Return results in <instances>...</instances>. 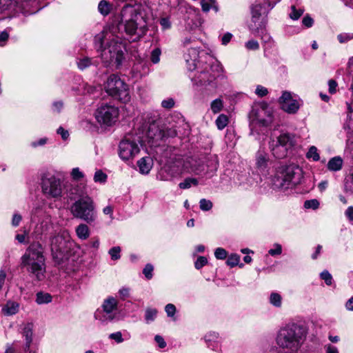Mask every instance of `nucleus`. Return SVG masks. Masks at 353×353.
Returning <instances> with one entry per match:
<instances>
[{
    "mask_svg": "<svg viewBox=\"0 0 353 353\" xmlns=\"http://www.w3.org/2000/svg\"><path fill=\"white\" fill-rule=\"evenodd\" d=\"M119 28H123L132 41L143 37L148 31L143 8L141 5H126L120 14Z\"/></svg>",
    "mask_w": 353,
    "mask_h": 353,
    "instance_id": "1",
    "label": "nucleus"
},
{
    "mask_svg": "<svg viewBox=\"0 0 353 353\" xmlns=\"http://www.w3.org/2000/svg\"><path fill=\"white\" fill-rule=\"evenodd\" d=\"M95 46L101 49V57L103 61L110 65L119 67L124 59L125 49L123 43L110 32H101L94 39Z\"/></svg>",
    "mask_w": 353,
    "mask_h": 353,
    "instance_id": "2",
    "label": "nucleus"
},
{
    "mask_svg": "<svg viewBox=\"0 0 353 353\" xmlns=\"http://www.w3.org/2000/svg\"><path fill=\"white\" fill-rule=\"evenodd\" d=\"M306 334L305 330L301 325L288 324L278 331L276 343L279 347L287 350L288 353H298L305 340Z\"/></svg>",
    "mask_w": 353,
    "mask_h": 353,
    "instance_id": "3",
    "label": "nucleus"
},
{
    "mask_svg": "<svg viewBox=\"0 0 353 353\" xmlns=\"http://www.w3.org/2000/svg\"><path fill=\"white\" fill-rule=\"evenodd\" d=\"M21 265L37 281L46 277L45 259L43 249L39 243H32L21 257Z\"/></svg>",
    "mask_w": 353,
    "mask_h": 353,
    "instance_id": "4",
    "label": "nucleus"
},
{
    "mask_svg": "<svg viewBox=\"0 0 353 353\" xmlns=\"http://www.w3.org/2000/svg\"><path fill=\"white\" fill-rule=\"evenodd\" d=\"M41 186L43 194L48 199H59L63 196L65 191L70 199H74L76 194H79L77 187L69 185L68 182H64L54 175L43 176Z\"/></svg>",
    "mask_w": 353,
    "mask_h": 353,
    "instance_id": "5",
    "label": "nucleus"
},
{
    "mask_svg": "<svg viewBox=\"0 0 353 353\" xmlns=\"http://www.w3.org/2000/svg\"><path fill=\"white\" fill-rule=\"evenodd\" d=\"M80 198L75 201L70 206V210L72 215L81 219L87 223H92L97 219V211L94 202L88 195L81 196L78 191Z\"/></svg>",
    "mask_w": 353,
    "mask_h": 353,
    "instance_id": "6",
    "label": "nucleus"
},
{
    "mask_svg": "<svg viewBox=\"0 0 353 353\" xmlns=\"http://www.w3.org/2000/svg\"><path fill=\"white\" fill-rule=\"evenodd\" d=\"M275 5L271 1L257 0L256 4L252 7V17L248 23L249 29L252 33L259 32L265 28L267 14Z\"/></svg>",
    "mask_w": 353,
    "mask_h": 353,
    "instance_id": "7",
    "label": "nucleus"
},
{
    "mask_svg": "<svg viewBox=\"0 0 353 353\" xmlns=\"http://www.w3.org/2000/svg\"><path fill=\"white\" fill-rule=\"evenodd\" d=\"M302 177V169L298 165H290L276 174L273 179V185L276 188L288 189L299 184Z\"/></svg>",
    "mask_w": 353,
    "mask_h": 353,
    "instance_id": "8",
    "label": "nucleus"
},
{
    "mask_svg": "<svg viewBox=\"0 0 353 353\" xmlns=\"http://www.w3.org/2000/svg\"><path fill=\"white\" fill-rule=\"evenodd\" d=\"M105 90L109 95L122 103H125L130 100L128 85L116 74H111L108 78Z\"/></svg>",
    "mask_w": 353,
    "mask_h": 353,
    "instance_id": "9",
    "label": "nucleus"
},
{
    "mask_svg": "<svg viewBox=\"0 0 353 353\" xmlns=\"http://www.w3.org/2000/svg\"><path fill=\"white\" fill-rule=\"evenodd\" d=\"M296 143V137L290 133L281 134L276 139L271 138L269 147L272 154L278 159H282L287 155L288 150Z\"/></svg>",
    "mask_w": 353,
    "mask_h": 353,
    "instance_id": "10",
    "label": "nucleus"
},
{
    "mask_svg": "<svg viewBox=\"0 0 353 353\" xmlns=\"http://www.w3.org/2000/svg\"><path fill=\"white\" fill-rule=\"evenodd\" d=\"M252 125L268 127L274 119V111L266 103H261L252 108L249 114Z\"/></svg>",
    "mask_w": 353,
    "mask_h": 353,
    "instance_id": "11",
    "label": "nucleus"
},
{
    "mask_svg": "<svg viewBox=\"0 0 353 353\" xmlns=\"http://www.w3.org/2000/svg\"><path fill=\"white\" fill-rule=\"evenodd\" d=\"M139 137L127 134L119 145V156L124 161L132 159L140 151Z\"/></svg>",
    "mask_w": 353,
    "mask_h": 353,
    "instance_id": "12",
    "label": "nucleus"
},
{
    "mask_svg": "<svg viewBox=\"0 0 353 353\" xmlns=\"http://www.w3.org/2000/svg\"><path fill=\"white\" fill-rule=\"evenodd\" d=\"M183 48L188 50L190 59H186V62L189 65L188 69L193 70L196 68V61L201 49V41L194 36H186L181 40Z\"/></svg>",
    "mask_w": 353,
    "mask_h": 353,
    "instance_id": "13",
    "label": "nucleus"
},
{
    "mask_svg": "<svg viewBox=\"0 0 353 353\" xmlns=\"http://www.w3.org/2000/svg\"><path fill=\"white\" fill-rule=\"evenodd\" d=\"M119 117V109L114 105H101L96 111L95 117L101 124L108 126L113 125Z\"/></svg>",
    "mask_w": 353,
    "mask_h": 353,
    "instance_id": "14",
    "label": "nucleus"
},
{
    "mask_svg": "<svg viewBox=\"0 0 353 353\" xmlns=\"http://www.w3.org/2000/svg\"><path fill=\"white\" fill-rule=\"evenodd\" d=\"M281 108L289 114L296 113L300 108L301 103L297 97L288 91H284L279 99Z\"/></svg>",
    "mask_w": 353,
    "mask_h": 353,
    "instance_id": "15",
    "label": "nucleus"
},
{
    "mask_svg": "<svg viewBox=\"0 0 353 353\" xmlns=\"http://www.w3.org/2000/svg\"><path fill=\"white\" fill-rule=\"evenodd\" d=\"M70 241V236L67 230H61L56 235L52 237L50 240L51 250L54 252H63L67 248Z\"/></svg>",
    "mask_w": 353,
    "mask_h": 353,
    "instance_id": "16",
    "label": "nucleus"
},
{
    "mask_svg": "<svg viewBox=\"0 0 353 353\" xmlns=\"http://www.w3.org/2000/svg\"><path fill=\"white\" fill-rule=\"evenodd\" d=\"M184 19L185 30L189 32L199 28L203 23L199 10L191 7L187 9Z\"/></svg>",
    "mask_w": 353,
    "mask_h": 353,
    "instance_id": "17",
    "label": "nucleus"
},
{
    "mask_svg": "<svg viewBox=\"0 0 353 353\" xmlns=\"http://www.w3.org/2000/svg\"><path fill=\"white\" fill-rule=\"evenodd\" d=\"M148 141L152 146L159 145V142L165 139V132L155 123L150 124L147 132Z\"/></svg>",
    "mask_w": 353,
    "mask_h": 353,
    "instance_id": "18",
    "label": "nucleus"
},
{
    "mask_svg": "<svg viewBox=\"0 0 353 353\" xmlns=\"http://www.w3.org/2000/svg\"><path fill=\"white\" fill-rule=\"evenodd\" d=\"M27 0H0V14L4 11L18 12L22 10Z\"/></svg>",
    "mask_w": 353,
    "mask_h": 353,
    "instance_id": "19",
    "label": "nucleus"
},
{
    "mask_svg": "<svg viewBox=\"0 0 353 353\" xmlns=\"http://www.w3.org/2000/svg\"><path fill=\"white\" fill-rule=\"evenodd\" d=\"M205 341L209 348L211 350L221 352V339L219 334L215 332H210L205 336Z\"/></svg>",
    "mask_w": 353,
    "mask_h": 353,
    "instance_id": "20",
    "label": "nucleus"
},
{
    "mask_svg": "<svg viewBox=\"0 0 353 353\" xmlns=\"http://www.w3.org/2000/svg\"><path fill=\"white\" fill-rule=\"evenodd\" d=\"M215 79V74H211L209 71H203L197 74L193 81L198 86H207L213 83Z\"/></svg>",
    "mask_w": 353,
    "mask_h": 353,
    "instance_id": "21",
    "label": "nucleus"
},
{
    "mask_svg": "<svg viewBox=\"0 0 353 353\" xmlns=\"http://www.w3.org/2000/svg\"><path fill=\"white\" fill-rule=\"evenodd\" d=\"M51 225V217L49 215H45L36 225L34 233H35L37 236L42 235L49 230Z\"/></svg>",
    "mask_w": 353,
    "mask_h": 353,
    "instance_id": "22",
    "label": "nucleus"
},
{
    "mask_svg": "<svg viewBox=\"0 0 353 353\" xmlns=\"http://www.w3.org/2000/svg\"><path fill=\"white\" fill-rule=\"evenodd\" d=\"M118 302L117 299L112 296H110L104 300L102 305L103 310L105 313L108 315V319L112 320L114 316L112 315L111 313L117 309Z\"/></svg>",
    "mask_w": 353,
    "mask_h": 353,
    "instance_id": "23",
    "label": "nucleus"
},
{
    "mask_svg": "<svg viewBox=\"0 0 353 353\" xmlns=\"http://www.w3.org/2000/svg\"><path fill=\"white\" fill-rule=\"evenodd\" d=\"M153 165V160L150 157H142L137 161V166L140 173L147 174L150 172Z\"/></svg>",
    "mask_w": 353,
    "mask_h": 353,
    "instance_id": "24",
    "label": "nucleus"
},
{
    "mask_svg": "<svg viewBox=\"0 0 353 353\" xmlns=\"http://www.w3.org/2000/svg\"><path fill=\"white\" fill-rule=\"evenodd\" d=\"M269 158L268 154L263 151H259L256 156V165L259 170L264 171L268 165Z\"/></svg>",
    "mask_w": 353,
    "mask_h": 353,
    "instance_id": "25",
    "label": "nucleus"
},
{
    "mask_svg": "<svg viewBox=\"0 0 353 353\" xmlns=\"http://www.w3.org/2000/svg\"><path fill=\"white\" fill-rule=\"evenodd\" d=\"M19 305L14 301H8L2 307V312L7 316L15 314L19 311Z\"/></svg>",
    "mask_w": 353,
    "mask_h": 353,
    "instance_id": "26",
    "label": "nucleus"
},
{
    "mask_svg": "<svg viewBox=\"0 0 353 353\" xmlns=\"http://www.w3.org/2000/svg\"><path fill=\"white\" fill-rule=\"evenodd\" d=\"M343 165V160L340 157H335L330 159L327 163V169L330 171H339Z\"/></svg>",
    "mask_w": 353,
    "mask_h": 353,
    "instance_id": "27",
    "label": "nucleus"
},
{
    "mask_svg": "<svg viewBox=\"0 0 353 353\" xmlns=\"http://www.w3.org/2000/svg\"><path fill=\"white\" fill-rule=\"evenodd\" d=\"M191 171L195 174H201L205 172V166L204 163L201 161L196 159H192L190 162Z\"/></svg>",
    "mask_w": 353,
    "mask_h": 353,
    "instance_id": "28",
    "label": "nucleus"
},
{
    "mask_svg": "<svg viewBox=\"0 0 353 353\" xmlns=\"http://www.w3.org/2000/svg\"><path fill=\"white\" fill-rule=\"evenodd\" d=\"M33 324L28 323L23 325V335L26 338V346L29 347L32 340Z\"/></svg>",
    "mask_w": 353,
    "mask_h": 353,
    "instance_id": "29",
    "label": "nucleus"
},
{
    "mask_svg": "<svg viewBox=\"0 0 353 353\" xmlns=\"http://www.w3.org/2000/svg\"><path fill=\"white\" fill-rule=\"evenodd\" d=\"M76 234L79 239L85 240L89 237L90 230L87 225L81 223L76 228Z\"/></svg>",
    "mask_w": 353,
    "mask_h": 353,
    "instance_id": "30",
    "label": "nucleus"
},
{
    "mask_svg": "<svg viewBox=\"0 0 353 353\" xmlns=\"http://www.w3.org/2000/svg\"><path fill=\"white\" fill-rule=\"evenodd\" d=\"M52 301V296L44 292H39L36 294L35 301L38 305L47 304Z\"/></svg>",
    "mask_w": 353,
    "mask_h": 353,
    "instance_id": "31",
    "label": "nucleus"
},
{
    "mask_svg": "<svg viewBox=\"0 0 353 353\" xmlns=\"http://www.w3.org/2000/svg\"><path fill=\"white\" fill-rule=\"evenodd\" d=\"M306 157L308 159H312L314 161H318L320 159V155L316 146H310L306 153Z\"/></svg>",
    "mask_w": 353,
    "mask_h": 353,
    "instance_id": "32",
    "label": "nucleus"
},
{
    "mask_svg": "<svg viewBox=\"0 0 353 353\" xmlns=\"http://www.w3.org/2000/svg\"><path fill=\"white\" fill-rule=\"evenodd\" d=\"M199 183L198 180L194 178H186L183 182L179 184V187L181 189H188L190 188L192 185H197Z\"/></svg>",
    "mask_w": 353,
    "mask_h": 353,
    "instance_id": "33",
    "label": "nucleus"
},
{
    "mask_svg": "<svg viewBox=\"0 0 353 353\" xmlns=\"http://www.w3.org/2000/svg\"><path fill=\"white\" fill-rule=\"evenodd\" d=\"M98 9L101 14L105 16L110 13L111 5L108 1L102 0L99 3Z\"/></svg>",
    "mask_w": 353,
    "mask_h": 353,
    "instance_id": "34",
    "label": "nucleus"
},
{
    "mask_svg": "<svg viewBox=\"0 0 353 353\" xmlns=\"http://www.w3.org/2000/svg\"><path fill=\"white\" fill-rule=\"evenodd\" d=\"M210 108L214 114L219 113L223 108V101L219 98L214 99L212 101Z\"/></svg>",
    "mask_w": 353,
    "mask_h": 353,
    "instance_id": "35",
    "label": "nucleus"
},
{
    "mask_svg": "<svg viewBox=\"0 0 353 353\" xmlns=\"http://www.w3.org/2000/svg\"><path fill=\"white\" fill-rule=\"evenodd\" d=\"M216 125L219 130L224 129L228 124V118L226 115L221 114L216 119Z\"/></svg>",
    "mask_w": 353,
    "mask_h": 353,
    "instance_id": "36",
    "label": "nucleus"
},
{
    "mask_svg": "<svg viewBox=\"0 0 353 353\" xmlns=\"http://www.w3.org/2000/svg\"><path fill=\"white\" fill-rule=\"evenodd\" d=\"M303 12L304 9L301 8H297L295 6H292L289 16L292 20H297L303 14Z\"/></svg>",
    "mask_w": 353,
    "mask_h": 353,
    "instance_id": "37",
    "label": "nucleus"
},
{
    "mask_svg": "<svg viewBox=\"0 0 353 353\" xmlns=\"http://www.w3.org/2000/svg\"><path fill=\"white\" fill-rule=\"evenodd\" d=\"M270 303L275 307H281L282 303L281 296L276 292H272L270 296Z\"/></svg>",
    "mask_w": 353,
    "mask_h": 353,
    "instance_id": "38",
    "label": "nucleus"
},
{
    "mask_svg": "<svg viewBox=\"0 0 353 353\" xmlns=\"http://www.w3.org/2000/svg\"><path fill=\"white\" fill-rule=\"evenodd\" d=\"M157 314V310L154 308H147L145 314V319L148 323L153 321Z\"/></svg>",
    "mask_w": 353,
    "mask_h": 353,
    "instance_id": "39",
    "label": "nucleus"
},
{
    "mask_svg": "<svg viewBox=\"0 0 353 353\" xmlns=\"http://www.w3.org/2000/svg\"><path fill=\"white\" fill-rule=\"evenodd\" d=\"M108 176L102 170H97L94 175V181L96 183H104L107 180Z\"/></svg>",
    "mask_w": 353,
    "mask_h": 353,
    "instance_id": "40",
    "label": "nucleus"
},
{
    "mask_svg": "<svg viewBox=\"0 0 353 353\" xmlns=\"http://www.w3.org/2000/svg\"><path fill=\"white\" fill-rule=\"evenodd\" d=\"M77 63L80 70H84L92 64V60L88 57H83L78 59Z\"/></svg>",
    "mask_w": 353,
    "mask_h": 353,
    "instance_id": "41",
    "label": "nucleus"
},
{
    "mask_svg": "<svg viewBox=\"0 0 353 353\" xmlns=\"http://www.w3.org/2000/svg\"><path fill=\"white\" fill-rule=\"evenodd\" d=\"M199 207L203 211H209L212 208V203L210 200L202 199L199 201Z\"/></svg>",
    "mask_w": 353,
    "mask_h": 353,
    "instance_id": "42",
    "label": "nucleus"
},
{
    "mask_svg": "<svg viewBox=\"0 0 353 353\" xmlns=\"http://www.w3.org/2000/svg\"><path fill=\"white\" fill-rule=\"evenodd\" d=\"M108 252L111 256V259L114 261L118 260L121 257V248L119 246L112 248Z\"/></svg>",
    "mask_w": 353,
    "mask_h": 353,
    "instance_id": "43",
    "label": "nucleus"
},
{
    "mask_svg": "<svg viewBox=\"0 0 353 353\" xmlns=\"http://www.w3.org/2000/svg\"><path fill=\"white\" fill-rule=\"evenodd\" d=\"M161 54V51L160 48H157L154 49L151 52V57H150L151 61L154 64L158 63L160 61Z\"/></svg>",
    "mask_w": 353,
    "mask_h": 353,
    "instance_id": "44",
    "label": "nucleus"
},
{
    "mask_svg": "<svg viewBox=\"0 0 353 353\" xmlns=\"http://www.w3.org/2000/svg\"><path fill=\"white\" fill-rule=\"evenodd\" d=\"M319 205L320 203L317 199L307 200L304 203V207L307 209L316 210Z\"/></svg>",
    "mask_w": 353,
    "mask_h": 353,
    "instance_id": "45",
    "label": "nucleus"
},
{
    "mask_svg": "<svg viewBox=\"0 0 353 353\" xmlns=\"http://www.w3.org/2000/svg\"><path fill=\"white\" fill-rule=\"evenodd\" d=\"M240 261V256L238 254H231L227 260V264L230 267H234L238 265Z\"/></svg>",
    "mask_w": 353,
    "mask_h": 353,
    "instance_id": "46",
    "label": "nucleus"
},
{
    "mask_svg": "<svg viewBox=\"0 0 353 353\" xmlns=\"http://www.w3.org/2000/svg\"><path fill=\"white\" fill-rule=\"evenodd\" d=\"M154 270L153 265L150 263H148L145 265V268L143 270V274L145 275L147 279H151L152 278V272Z\"/></svg>",
    "mask_w": 353,
    "mask_h": 353,
    "instance_id": "47",
    "label": "nucleus"
},
{
    "mask_svg": "<svg viewBox=\"0 0 353 353\" xmlns=\"http://www.w3.org/2000/svg\"><path fill=\"white\" fill-rule=\"evenodd\" d=\"M208 263V259L205 256H199L194 262V267L199 270Z\"/></svg>",
    "mask_w": 353,
    "mask_h": 353,
    "instance_id": "48",
    "label": "nucleus"
},
{
    "mask_svg": "<svg viewBox=\"0 0 353 353\" xmlns=\"http://www.w3.org/2000/svg\"><path fill=\"white\" fill-rule=\"evenodd\" d=\"M340 43H345L353 39V33H341L337 36Z\"/></svg>",
    "mask_w": 353,
    "mask_h": 353,
    "instance_id": "49",
    "label": "nucleus"
},
{
    "mask_svg": "<svg viewBox=\"0 0 353 353\" xmlns=\"http://www.w3.org/2000/svg\"><path fill=\"white\" fill-rule=\"evenodd\" d=\"M227 251L222 248H218L215 250L214 256L217 259H225L227 257Z\"/></svg>",
    "mask_w": 353,
    "mask_h": 353,
    "instance_id": "50",
    "label": "nucleus"
},
{
    "mask_svg": "<svg viewBox=\"0 0 353 353\" xmlns=\"http://www.w3.org/2000/svg\"><path fill=\"white\" fill-rule=\"evenodd\" d=\"M320 276H321V279L325 281V283L327 285H330L332 284V276L328 271H327V270L323 271L321 273Z\"/></svg>",
    "mask_w": 353,
    "mask_h": 353,
    "instance_id": "51",
    "label": "nucleus"
},
{
    "mask_svg": "<svg viewBox=\"0 0 353 353\" xmlns=\"http://www.w3.org/2000/svg\"><path fill=\"white\" fill-rule=\"evenodd\" d=\"M71 176L74 180L79 181L83 178L84 174L79 168H74L72 170Z\"/></svg>",
    "mask_w": 353,
    "mask_h": 353,
    "instance_id": "52",
    "label": "nucleus"
},
{
    "mask_svg": "<svg viewBox=\"0 0 353 353\" xmlns=\"http://www.w3.org/2000/svg\"><path fill=\"white\" fill-rule=\"evenodd\" d=\"M245 48L250 50H256L259 48V44L257 41L251 39L245 43Z\"/></svg>",
    "mask_w": 353,
    "mask_h": 353,
    "instance_id": "53",
    "label": "nucleus"
},
{
    "mask_svg": "<svg viewBox=\"0 0 353 353\" xmlns=\"http://www.w3.org/2000/svg\"><path fill=\"white\" fill-rule=\"evenodd\" d=\"M109 339L115 341L117 343H121L124 339L121 332H116L109 335Z\"/></svg>",
    "mask_w": 353,
    "mask_h": 353,
    "instance_id": "54",
    "label": "nucleus"
},
{
    "mask_svg": "<svg viewBox=\"0 0 353 353\" xmlns=\"http://www.w3.org/2000/svg\"><path fill=\"white\" fill-rule=\"evenodd\" d=\"M165 311L169 317H172L176 313V307L172 303H168L165 307Z\"/></svg>",
    "mask_w": 353,
    "mask_h": 353,
    "instance_id": "55",
    "label": "nucleus"
},
{
    "mask_svg": "<svg viewBox=\"0 0 353 353\" xmlns=\"http://www.w3.org/2000/svg\"><path fill=\"white\" fill-rule=\"evenodd\" d=\"M174 101L172 98H168L162 101L161 106L165 109H171L174 105Z\"/></svg>",
    "mask_w": 353,
    "mask_h": 353,
    "instance_id": "56",
    "label": "nucleus"
},
{
    "mask_svg": "<svg viewBox=\"0 0 353 353\" xmlns=\"http://www.w3.org/2000/svg\"><path fill=\"white\" fill-rule=\"evenodd\" d=\"M274 248L272 249H270L269 251H268V253L271 255V256H275V255H279L281 254L282 252V247L280 244L279 243H275L274 245Z\"/></svg>",
    "mask_w": 353,
    "mask_h": 353,
    "instance_id": "57",
    "label": "nucleus"
},
{
    "mask_svg": "<svg viewBox=\"0 0 353 353\" xmlns=\"http://www.w3.org/2000/svg\"><path fill=\"white\" fill-rule=\"evenodd\" d=\"M22 220V216L18 212L14 213L12 219V225L13 227H17Z\"/></svg>",
    "mask_w": 353,
    "mask_h": 353,
    "instance_id": "58",
    "label": "nucleus"
},
{
    "mask_svg": "<svg viewBox=\"0 0 353 353\" xmlns=\"http://www.w3.org/2000/svg\"><path fill=\"white\" fill-rule=\"evenodd\" d=\"M28 231L25 230L23 234H17L15 236V239L20 243H27L26 238L28 236Z\"/></svg>",
    "mask_w": 353,
    "mask_h": 353,
    "instance_id": "59",
    "label": "nucleus"
},
{
    "mask_svg": "<svg viewBox=\"0 0 353 353\" xmlns=\"http://www.w3.org/2000/svg\"><path fill=\"white\" fill-rule=\"evenodd\" d=\"M255 93L259 97H264L268 93V89L262 85H257Z\"/></svg>",
    "mask_w": 353,
    "mask_h": 353,
    "instance_id": "60",
    "label": "nucleus"
},
{
    "mask_svg": "<svg viewBox=\"0 0 353 353\" xmlns=\"http://www.w3.org/2000/svg\"><path fill=\"white\" fill-rule=\"evenodd\" d=\"M6 272L4 269L0 270V291L4 287L6 282Z\"/></svg>",
    "mask_w": 353,
    "mask_h": 353,
    "instance_id": "61",
    "label": "nucleus"
},
{
    "mask_svg": "<svg viewBox=\"0 0 353 353\" xmlns=\"http://www.w3.org/2000/svg\"><path fill=\"white\" fill-rule=\"evenodd\" d=\"M57 132L58 134H60L61 136L62 139L64 140V141L67 140L68 139V137H69V132H68V131L65 130L62 127H59L57 129Z\"/></svg>",
    "mask_w": 353,
    "mask_h": 353,
    "instance_id": "62",
    "label": "nucleus"
},
{
    "mask_svg": "<svg viewBox=\"0 0 353 353\" xmlns=\"http://www.w3.org/2000/svg\"><path fill=\"white\" fill-rule=\"evenodd\" d=\"M313 23V19L309 15L305 16L302 20L303 25L305 26L306 28L312 27Z\"/></svg>",
    "mask_w": 353,
    "mask_h": 353,
    "instance_id": "63",
    "label": "nucleus"
},
{
    "mask_svg": "<svg viewBox=\"0 0 353 353\" xmlns=\"http://www.w3.org/2000/svg\"><path fill=\"white\" fill-rule=\"evenodd\" d=\"M338 84L337 83L333 80V79H330L329 81H328V86H329V92L331 94H334L336 92V87H337Z\"/></svg>",
    "mask_w": 353,
    "mask_h": 353,
    "instance_id": "64",
    "label": "nucleus"
}]
</instances>
